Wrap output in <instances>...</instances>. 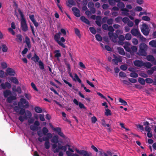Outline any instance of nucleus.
I'll list each match as a JSON object with an SVG mask.
<instances>
[{
    "label": "nucleus",
    "mask_w": 156,
    "mask_h": 156,
    "mask_svg": "<svg viewBox=\"0 0 156 156\" xmlns=\"http://www.w3.org/2000/svg\"><path fill=\"white\" fill-rule=\"evenodd\" d=\"M44 114H40L39 115L40 119L42 121H45V120L44 118Z\"/></svg>",
    "instance_id": "6e6d98bb"
},
{
    "label": "nucleus",
    "mask_w": 156,
    "mask_h": 156,
    "mask_svg": "<svg viewBox=\"0 0 156 156\" xmlns=\"http://www.w3.org/2000/svg\"><path fill=\"white\" fill-rule=\"evenodd\" d=\"M145 81L147 83H153V80L150 78H147L145 79Z\"/></svg>",
    "instance_id": "37998d69"
},
{
    "label": "nucleus",
    "mask_w": 156,
    "mask_h": 156,
    "mask_svg": "<svg viewBox=\"0 0 156 156\" xmlns=\"http://www.w3.org/2000/svg\"><path fill=\"white\" fill-rule=\"evenodd\" d=\"M129 19L127 17H125L122 19V22L125 23H126L128 22Z\"/></svg>",
    "instance_id": "e2e57ef3"
},
{
    "label": "nucleus",
    "mask_w": 156,
    "mask_h": 156,
    "mask_svg": "<svg viewBox=\"0 0 156 156\" xmlns=\"http://www.w3.org/2000/svg\"><path fill=\"white\" fill-rule=\"evenodd\" d=\"M136 126L138 129L142 131L144 130V128L143 125L138 124L136 125Z\"/></svg>",
    "instance_id": "5fc2aeb1"
},
{
    "label": "nucleus",
    "mask_w": 156,
    "mask_h": 156,
    "mask_svg": "<svg viewBox=\"0 0 156 156\" xmlns=\"http://www.w3.org/2000/svg\"><path fill=\"white\" fill-rule=\"evenodd\" d=\"M52 139L51 141V142L54 144H57L58 142V137L57 135H55L52 137Z\"/></svg>",
    "instance_id": "aec40b11"
},
{
    "label": "nucleus",
    "mask_w": 156,
    "mask_h": 156,
    "mask_svg": "<svg viewBox=\"0 0 156 156\" xmlns=\"http://www.w3.org/2000/svg\"><path fill=\"white\" fill-rule=\"evenodd\" d=\"M118 3L117 6L119 8L122 9L125 7V5L123 2H120Z\"/></svg>",
    "instance_id": "72a5a7b5"
},
{
    "label": "nucleus",
    "mask_w": 156,
    "mask_h": 156,
    "mask_svg": "<svg viewBox=\"0 0 156 156\" xmlns=\"http://www.w3.org/2000/svg\"><path fill=\"white\" fill-rule=\"evenodd\" d=\"M145 80L141 77H139L138 78V81L139 83L142 85H144L145 83Z\"/></svg>",
    "instance_id": "2f4dec72"
},
{
    "label": "nucleus",
    "mask_w": 156,
    "mask_h": 156,
    "mask_svg": "<svg viewBox=\"0 0 156 156\" xmlns=\"http://www.w3.org/2000/svg\"><path fill=\"white\" fill-rule=\"evenodd\" d=\"M142 20L145 21H149L150 20V18L147 16H144L142 17Z\"/></svg>",
    "instance_id": "8fccbe9b"
},
{
    "label": "nucleus",
    "mask_w": 156,
    "mask_h": 156,
    "mask_svg": "<svg viewBox=\"0 0 156 156\" xmlns=\"http://www.w3.org/2000/svg\"><path fill=\"white\" fill-rule=\"evenodd\" d=\"M139 49L137 53L139 55L145 56L146 55V51L147 49V46L144 43H142L139 45Z\"/></svg>",
    "instance_id": "7ed1b4c3"
},
{
    "label": "nucleus",
    "mask_w": 156,
    "mask_h": 156,
    "mask_svg": "<svg viewBox=\"0 0 156 156\" xmlns=\"http://www.w3.org/2000/svg\"><path fill=\"white\" fill-rule=\"evenodd\" d=\"M72 10L73 12L74 15L77 17L80 16L79 10L76 7H73L72 8Z\"/></svg>",
    "instance_id": "9b49d317"
},
{
    "label": "nucleus",
    "mask_w": 156,
    "mask_h": 156,
    "mask_svg": "<svg viewBox=\"0 0 156 156\" xmlns=\"http://www.w3.org/2000/svg\"><path fill=\"white\" fill-rule=\"evenodd\" d=\"M1 66L3 69H5L7 67V64L5 62H2Z\"/></svg>",
    "instance_id": "864d4df0"
},
{
    "label": "nucleus",
    "mask_w": 156,
    "mask_h": 156,
    "mask_svg": "<svg viewBox=\"0 0 156 156\" xmlns=\"http://www.w3.org/2000/svg\"><path fill=\"white\" fill-rule=\"evenodd\" d=\"M32 116L31 113L29 110H27L24 115V118L25 119H27L30 118Z\"/></svg>",
    "instance_id": "a211bd4d"
},
{
    "label": "nucleus",
    "mask_w": 156,
    "mask_h": 156,
    "mask_svg": "<svg viewBox=\"0 0 156 156\" xmlns=\"http://www.w3.org/2000/svg\"><path fill=\"white\" fill-rule=\"evenodd\" d=\"M122 19V17L121 16H119L115 19V21L116 22V23H119L121 21Z\"/></svg>",
    "instance_id": "13d9d810"
},
{
    "label": "nucleus",
    "mask_w": 156,
    "mask_h": 156,
    "mask_svg": "<svg viewBox=\"0 0 156 156\" xmlns=\"http://www.w3.org/2000/svg\"><path fill=\"white\" fill-rule=\"evenodd\" d=\"M39 58L38 55H37L35 53L34 54V56L31 58V60L35 62H38L39 61Z\"/></svg>",
    "instance_id": "4be33fe9"
},
{
    "label": "nucleus",
    "mask_w": 156,
    "mask_h": 156,
    "mask_svg": "<svg viewBox=\"0 0 156 156\" xmlns=\"http://www.w3.org/2000/svg\"><path fill=\"white\" fill-rule=\"evenodd\" d=\"M30 129L32 131L37 130L38 127L34 125H31L30 127Z\"/></svg>",
    "instance_id": "e433bc0d"
},
{
    "label": "nucleus",
    "mask_w": 156,
    "mask_h": 156,
    "mask_svg": "<svg viewBox=\"0 0 156 156\" xmlns=\"http://www.w3.org/2000/svg\"><path fill=\"white\" fill-rule=\"evenodd\" d=\"M127 25L129 27H132L133 25V23L132 21L129 20L127 23Z\"/></svg>",
    "instance_id": "338daca9"
},
{
    "label": "nucleus",
    "mask_w": 156,
    "mask_h": 156,
    "mask_svg": "<svg viewBox=\"0 0 156 156\" xmlns=\"http://www.w3.org/2000/svg\"><path fill=\"white\" fill-rule=\"evenodd\" d=\"M89 30L90 32L93 34H95L96 33V30L93 27H90L89 28Z\"/></svg>",
    "instance_id": "49530a36"
},
{
    "label": "nucleus",
    "mask_w": 156,
    "mask_h": 156,
    "mask_svg": "<svg viewBox=\"0 0 156 156\" xmlns=\"http://www.w3.org/2000/svg\"><path fill=\"white\" fill-rule=\"evenodd\" d=\"M61 34V33L59 32L56 33L54 36V39L60 46L63 48H66V45L62 43L66 41L65 39L63 37H62L60 38V41L59 40Z\"/></svg>",
    "instance_id": "f03ea898"
},
{
    "label": "nucleus",
    "mask_w": 156,
    "mask_h": 156,
    "mask_svg": "<svg viewBox=\"0 0 156 156\" xmlns=\"http://www.w3.org/2000/svg\"><path fill=\"white\" fill-rule=\"evenodd\" d=\"M16 99V96L10 95L9 97L7 98V101L8 103H11L12 102V101L15 100Z\"/></svg>",
    "instance_id": "f3484780"
},
{
    "label": "nucleus",
    "mask_w": 156,
    "mask_h": 156,
    "mask_svg": "<svg viewBox=\"0 0 156 156\" xmlns=\"http://www.w3.org/2000/svg\"><path fill=\"white\" fill-rule=\"evenodd\" d=\"M65 65L67 68L68 72L69 71L70 72V71H71V69L70 64L66 62L65 63Z\"/></svg>",
    "instance_id": "052dcab7"
},
{
    "label": "nucleus",
    "mask_w": 156,
    "mask_h": 156,
    "mask_svg": "<svg viewBox=\"0 0 156 156\" xmlns=\"http://www.w3.org/2000/svg\"><path fill=\"white\" fill-rule=\"evenodd\" d=\"M117 49L119 53L122 55H124L125 54V52L124 51L123 49L120 47H118Z\"/></svg>",
    "instance_id": "bb28decb"
},
{
    "label": "nucleus",
    "mask_w": 156,
    "mask_h": 156,
    "mask_svg": "<svg viewBox=\"0 0 156 156\" xmlns=\"http://www.w3.org/2000/svg\"><path fill=\"white\" fill-rule=\"evenodd\" d=\"M129 82L133 83H135L137 82L136 80L134 78H129Z\"/></svg>",
    "instance_id": "0e129e2a"
},
{
    "label": "nucleus",
    "mask_w": 156,
    "mask_h": 156,
    "mask_svg": "<svg viewBox=\"0 0 156 156\" xmlns=\"http://www.w3.org/2000/svg\"><path fill=\"white\" fill-rule=\"evenodd\" d=\"M18 105L23 108H27L29 106L28 102L26 99L22 98L20 99V101L18 103Z\"/></svg>",
    "instance_id": "423d86ee"
},
{
    "label": "nucleus",
    "mask_w": 156,
    "mask_h": 156,
    "mask_svg": "<svg viewBox=\"0 0 156 156\" xmlns=\"http://www.w3.org/2000/svg\"><path fill=\"white\" fill-rule=\"evenodd\" d=\"M119 75L122 77H126V74L124 72L121 71L119 72Z\"/></svg>",
    "instance_id": "4d7b16f0"
},
{
    "label": "nucleus",
    "mask_w": 156,
    "mask_h": 156,
    "mask_svg": "<svg viewBox=\"0 0 156 156\" xmlns=\"http://www.w3.org/2000/svg\"><path fill=\"white\" fill-rule=\"evenodd\" d=\"M119 38V41H118V43L119 45H122L124 44L123 41L125 40V37L122 35H119V36H118V37Z\"/></svg>",
    "instance_id": "dca6fc26"
},
{
    "label": "nucleus",
    "mask_w": 156,
    "mask_h": 156,
    "mask_svg": "<svg viewBox=\"0 0 156 156\" xmlns=\"http://www.w3.org/2000/svg\"><path fill=\"white\" fill-rule=\"evenodd\" d=\"M1 86L3 89H5L6 87L8 89H10L11 87V84L8 82H6L5 83H2L1 84Z\"/></svg>",
    "instance_id": "ddd939ff"
},
{
    "label": "nucleus",
    "mask_w": 156,
    "mask_h": 156,
    "mask_svg": "<svg viewBox=\"0 0 156 156\" xmlns=\"http://www.w3.org/2000/svg\"><path fill=\"white\" fill-rule=\"evenodd\" d=\"M38 65L40 69L43 70L44 69V64L41 60L38 62Z\"/></svg>",
    "instance_id": "c756f323"
},
{
    "label": "nucleus",
    "mask_w": 156,
    "mask_h": 156,
    "mask_svg": "<svg viewBox=\"0 0 156 156\" xmlns=\"http://www.w3.org/2000/svg\"><path fill=\"white\" fill-rule=\"evenodd\" d=\"M55 52L56 53L55 55V57L58 58L61 56V54L59 52V51L58 50H56L55 51Z\"/></svg>",
    "instance_id": "c03bdc74"
},
{
    "label": "nucleus",
    "mask_w": 156,
    "mask_h": 156,
    "mask_svg": "<svg viewBox=\"0 0 156 156\" xmlns=\"http://www.w3.org/2000/svg\"><path fill=\"white\" fill-rule=\"evenodd\" d=\"M42 131L43 134L44 135H46L48 133V130L46 127H44L42 128Z\"/></svg>",
    "instance_id": "f704fd0d"
},
{
    "label": "nucleus",
    "mask_w": 156,
    "mask_h": 156,
    "mask_svg": "<svg viewBox=\"0 0 156 156\" xmlns=\"http://www.w3.org/2000/svg\"><path fill=\"white\" fill-rule=\"evenodd\" d=\"M46 135H47V136H44L45 140L47 139L48 140H49V139H51L52 137L51 133H48Z\"/></svg>",
    "instance_id": "473e14b6"
},
{
    "label": "nucleus",
    "mask_w": 156,
    "mask_h": 156,
    "mask_svg": "<svg viewBox=\"0 0 156 156\" xmlns=\"http://www.w3.org/2000/svg\"><path fill=\"white\" fill-rule=\"evenodd\" d=\"M54 131H55L57 132L58 134L61 131V128L59 127H57L55 128L53 130Z\"/></svg>",
    "instance_id": "bf43d9fd"
},
{
    "label": "nucleus",
    "mask_w": 156,
    "mask_h": 156,
    "mask_svg": "<svg viewBox=\"0 0 156 156\" xmlns=\"http://www.w3.org/2000/svg\"><path fill=\"white\" fill-rule=\"evenodd\" d=\"M67 148L66 145L58 146V148L53 150V152L55 153H58L59 151V150H63L64 152L66 151Z\"/></svg>",
    "instance_id": "9d476101"
},
{
    "label": "nucleus",
    "mask_w": 156,
    "mask_h": 156,
    "mask_svg": "<svg viewBox=\"0 0 156 156\" xmlns=\"http://www.w3.org/2000/svg\"><path fill=\"white\" fill-rule=\"evenodd\" d=\"M107 23L109 25L112 24L113 23V20L112 18L108 19L107 20Z\"/></svg>",
    "instance_id": "09e8293b"
},
{
    "label": "nucleus",
    "mask_w": 156,
    "mask_h": 156,
    "mask_svg": "<svg viewBox=\"0 0 156 156\" xmlns=\"http://www.w3.org/2000/svg\"><path fill=\"white\" fill-rule=\"evenodd\" d=\"M12 94L11 91L9 90H6L3 92V95L5 98L8 97L9 96H10Z\"/></svg>",
    "instance_id": "6ab92c4d"
},
{
    "label": "nucleus",
    "mask_w": 156,
    "mask_h": 156,
    "mask_svg": "<svg viewBox=\"0 0 156 156\" xmlns=\"http://www.w3.org/2000/svg\"><path fill=\"white\" fill-rule=\"evenodd\" d=\"M152 66V65L150 62H143V66L147 68H150Z\"/></svg>",
    "instance_id": "a878e982"
},
{
    "label": "nucleus",
    "mask_w": 156,
    "mask_h": 156,
    "mask_svg": "<svg viewBox=\"0 0 156 156\" xmlns=\"http://www.w3.org/2000/svg\"><path fill=\"white\" fill-rule=\"evenodd\" d=\"M74 30L76 34L79 37H80V34L79 30L77 28H75Z\"/></svg>",
    "instance_id": "de8ad7c7"
},
{
    "label": "nucleus",
    "mask_w": 156,
    "mask_h": 156,
    "mask_svg": "<svg viewBox=\"0 0 156 156\" xmlns=\"http://www.w3.org/2000/svg\"><path fill=\"white\" fill-rule=\"evenodd\" d=\"M143 62L142 61L136 60L133 63L135 66L141 67L143 66Z\"/></svg>",
    "instance_id": "4468645a"
},
{
    "label": "nucleus",
    "mask_w": 156,
    "mask_h": 156,
    "mask_svg": "<svg viewBox=\"0 0 156 156\" xmlns=\"http://www.w3.org/2000/svg\"><path fill=\"white\" fill-rule=\"evenodd\" d=\"M147 60L149 61L153 62V63L154 65H156V60L155 58L152 55H148L147 56Z\"/></svg>",
    "instance_id": "f8f14e48"
},
{
    "label": "nucleus",
    "mask_w": 156,
    "mask_h": 156,
    "mask_svg": "<svg viewBox=\"0 0 156 156\" xmlns=\"http://www.w3.org/2000/svg\"><path fill=\"white\" fill-rule=\"evenodd\" d=\"M149 44L153 47L156 48V40H153L149 42Z\"/></svg>",
    "instance_id": "393cba45"
},
{
    "label": "nucleus",
    "mask_w": 156,
    "mask_h": 156,
    "mask_svg": "<svg viewBox=\"0 0 156 156\" xmlns=\"http://www.w3.org/2000/svg\"><path fill=\"white\" fill-rule=\"evenodd\" d=\"M130 77L133 78H136L138 76V74L134 72L131 73L129 74Z\"/></svg>",
    "instance_id": "c9c22d12"
},
{
    "label": "nucleus",
    "mask_w": 156,
    "mask_h": 156,
    "mask_svg": "<svg viewBox=\"0 0 156 156\" xmlns=\"http://www.w3.org/2000/svg\"><path fill=\"white\" fill-rule=\"evenodd\" d=\"M96 39L99 41H102V38L100 34H97L95 35Z\"/></svg>",
    "instance_id": "58836bf2"
},
{
    "label": "nucleus",
    "mask_w": 156,
    "mask_h": 156,
    "mask_svg": "<svg viewBox=\"0 0 156 156\" xmlns=\"http://www.w3.org/2000/svg\"><path fill=\"white\" fill-rule=\"evenodd\" d=\"M91 120L92 122L93 123H94L97 121V118L95 116H93L91 117Z\"/></svg>",
    "instance_id": "774afa93"
},
{
    "label": "nucleus",
    "mask_w": 156,
    "mask_h": 156,
    "mask_svg": "<svg viewBox=\"0 0 156 156\" xmlns=\"http://www.w3.org/2000/svg\"><path fill=\"white\" fill-rule=\"evenodd\" d=\"M80 20L82 22L86 23L87 24L89 25L90 24V22L89 20L84 16H81L80 17Z\"/></svg>",
    "instance_id": "412c9836"
},
{
    "label": "nucleus",
    "mask_w": 156,
    "mask_h": 156,
    "mask_svg": "<svg viewBox=\"0 0 156 156\" xmlns=\"http://www.w3.org/2000/svg\"><path fill=\"white\" fill-rule=\"evenodd\" d=\"M119 101L123 105H127V102L121 98H119Z\"/></svg>",
    "instance_id": "4c0bfd02"
},
{
    "label": "nucleus",
    "mask_w": 156,
    "mask_h": 156,
    "mask_svg": "<svg viewBox=\"0 0 156 156\" xmlns=\"http://www.w3.org/2000/svg\"><path fill=\"white\" fill-rule=\"evenodd\" d=\"M10 80L12 82L16 84H19V81L16 77H11Z\"/></svg>",
    "instance_id": "c85d7f7f"
},
{
    "label": "nucleus",
    "mask_w": 156,
    "mask_h": 156,
    "mask_svg": "<svg viewBox=\"0 0 156 156\" xmlns=\"http://www.w3.org/2000/svg\"><path fill=\"white\" fill-rule=\"evenodd\" d=\"M121 32L120 30H117L115 31V33H108V35L109 38L114 43L117 42V39L118 37V35Z\"/></svg>",
    "instance_id": "39448f33"
},
{
    "label": "nucleus",
    "mask_w": 156,
    "mask_h": 156,
    "mask_svg": "<svg viewBox=\"0 0 156 156\" xmlns=\"http://www.w3.org/2000/svg\"><path fill=\"white\" fill-rule=\"evenodd\" d=\"M14 112L16 113L19 112V114L21 115H23L25 112V110L22 108H21L20 106H15L13 108Z\"/></svg>",
    "instance_id": "6e6552de"
},
{
    "label": "nucleus",
    "mask_w": 156,
    "mask_h": 156,
    "mask_svg": "<svg viewBox=\"0 0 156 156\" xmlns=\"http://www.w3.org/2000/svg\"><path fill=\"white\" fill-rule=\"evenodd\" d=\"M31 85L35 90L36 91H38V90L36 87L35 84L33 82H32L31 83Z\"/></svg>",
    "instance_id": "680f3d73"
},
{
    "label": "nucleus",
    "mask_w": 156,
    "mask_h": 156,
    "mask_svg": "<svg viewBox=\"0 0 156 156\" xmlns=\"http://www.w3.org/2000/svg\"><path fill=\"white\" fill-rule=\"evenodd\" d=\"M154 72V71L152 68L150 70H148L147 71V73L148 75H151Z\"/></svg>",
    "instance_id": "69168bd1"
},
{
    "label": "nucleus",
    "mask_w": 156,
    "mask_h": 156,
    "mask_svg": "<svg viewBox=\"0 0 156 156\" xmlns=\"http://www.w3.org/2000/svg\"><path fill=\"white\" fill-rule=\"evenodd\" d=\"M108 30L109 31L108 33H113V32L114 31V29L112 26H109L108 27Z\"/></svg>",
    "instance_id": "603ef678"
},
{
    "label": "nucleus",
    "mask_w": 156,
    "mask_h": 156,
    "mask_svg": "<svg viewBox=\"0 0 156 156\" xmlns=\"http://www.w3.org/2000/svg\"><path fill=\"white\" fill-rule=\"evenodd\" d=\"M16 41L19 42H21L22 41V36L20 34H18L16 35Z\"/></svg>",
    "instance_id": "cd10ccee"
},
{
    "label": "nucleus",
    "mask_w": 156,
    "mask_h": 156,
    "mask_svg": "<svg viewBox=\"0 0 156 156\" xmlns=\"http://www.w3.org/2000/svg\"><path fill=\"white\" fill-rule=\"evenodd\" d=\"M25 42L28 47L29 48H30L31 47L30 43V38L28 37H25Z\"/></svg>",
    "instance_id": "b1692460"
},
{
    "label": "nucleus",
    "mask_w": 156,
    "mask_h": 156,
    "mask_svg": "<svg viewBox=\"0 0 156 156\" xmlns=\"http://www.w3.org/2000/svg\"><path fill=\"white\" fill-rule=\"evenodd\" d=\"M131 35L130 34L127 33L126 34L125 38L126 40H130L131 39Z\"/></svg>",
    "instance_id": "79ce46f5"
},
{
    "label": "nucleus",
    "mask_w": 156,
    "mask_h": 156,
    "mask_svg": "<svg viewBox=\"0 0 156 156\" xmlns=\"http://www.w3.org/2000/svg\"><path fill=\"white\" fill-rule=\"evenodd\" d=\"M120 68L122 70L125 71L127 69V67L126 65H122L120 66Z\"/></svg>",
    "instance_id": "3c124183"
},
{
    "label": "nucleus",
    "mask_w": 156,
    "mask_h": 156,
    "mask_svg": "<svg viewBox=\"0 0 156 156\" xmlns=\"http://www.w3.org/2000/svg\"><path fill=\"white\" fill-rule=\"evenodd\" d=\"M6 71L8 74L9 76H14L15 73V71L12 68H8L7 69Z\"/></svg>",
    "instance_id": "2eb2a0df"
},
{
    "label": "nucleus",
    "mask_w": 156,
    "mask_h": 156,
    "mask_svg": "<svg viewBox=\"0 0 156 156\" xmlns=\"http://www.w3.org/2000/svg\"><path fill=\"white\" fill-rule=\"evenodd\" d=\"M141 31L145 35H148L149 33L148 27L147 25L145 23L143 24L141 28Z\"/></svg>",
    "instance_id": "0eeeda50"
},
{
    "label": "nucleus",
    "mask_w": 156,
    "mask_h": 156,
    "mask_svg": "<svg viewBox=\"0 0 156 156\" xmlns=\"http://www.w3.org/2000/svg\"><path fill=\"white\" fill-rule=\"evenodd\" d=\"M131 33L133 36L137 37L142 41H145L146 38L144 37L140 34L138 28H133L131 30Z\"/></svg>",
    "instance_id": "20e7f679"
},
{
    "label": "nucleus",
    "mask_w": 156,
    "mask_h": 156,
    "mask_svg": "<svg viewBox=\"0 0 156 156\" xmlns=\"http://www.w3.org/2000/svg\"><path fill=\"white\" fill-rule=\"evenodd\" d=\"M76 151L80 155H83V156H90L91 154V153H88L87 151L83 150H79L76 149Z\"/></svg>",
    "instance_id": "1a4fd4ad"
},
{
    "label": "nucleus",
    "mask_w": 156,
    "mask_h": 156,
    "mask_svg": "<svg viewBox=\"0 0 156 156\" xmlns=\"http://www.w3.org/2000/svg\"><path fill=\"white\" fill-rule=\"evenodd\" d=\"M45 141L44 144L45 148L46 149H48L50 147V144L49 140H48V139H45Z\"/></svg>",
    "instance_id": "5701e85b"
},
{
    "label": "nucleus",
    "mask_w": 156,
    "mask_h": 156,
    "mask_svg": "<svg viewBox=\"0 0 156 156\" xmlns=\"http://www.w3.org/2000/svg\"><path fill=\"white\" fill-rule=\"evenodd\" d=\"M34 110L35 112L37 113H41L42 112V109L40 107L36 106L34 108Z\"/></svg>",
    "instance_id": "7c9ffc66"
},
{
    "label": "nucleus",
    "mask_w": 156,
    "mask_h": 156,
    "mask_svg": "<svg viewBox=\"0 0 156 156\" xmlns=\"http://www.w3.org/2000/svg\"><path fill=\"white\" fill-rule=\"evenodd\" d=\"M105 114L106 116L110 115H111V110L109 109H105Z\"/></svg>",
    "instance_id": "a18cd8bd"
},
{
    "label": "nucleus",
    "mask_w": 156,
    "mask_h": 156,
    "mask_svg": "<svg viewBox=\"0 0 156 156\" xmlns=\"http://www.w3.org/2000/svg\"><path fill=\"white\" fill-rule=\"evenodd\" d=\"M121 10L123 11L122 12V13L123 14H124L126 15H127L129 14V13L128 12H129V10L127 8H124L121 9Z\"/></svg>",
    "instance_id": "ea45409f"
},
{
    "label": "nucleus",
    "mask_w": 156,
    "mask_h": 156,
    "mask_svg": "<svg viewBox=\"0 0 156 156\" xmlns=\"http://www.w3.org/2000/svg\"><path fill=\"white\" fill-rule=\"evenodd\" d=\"M2 51L4 52H7L8 50V48L7 46L5 44L2 45Z\"/></svg>",
    "instance_id": "a19ab883"
},
{
    "label": "nucleus",
    "mask_w": 156,
    "mask_h": 156,
    "mask_svg": "<svg viewBox=\"0 0 156 156\" xmlns=\"http://www.w3.org/2000/svg\"><path fill=\"white\" fill-rule=\"evenodd\" d=\"M18 11L21 18V29L23 31L26 32L28 30V27L26 20L24 17V15L20 9H18Z\"/></svg>",
    "instance_id": "f257e3e1"
}]
</instances>
